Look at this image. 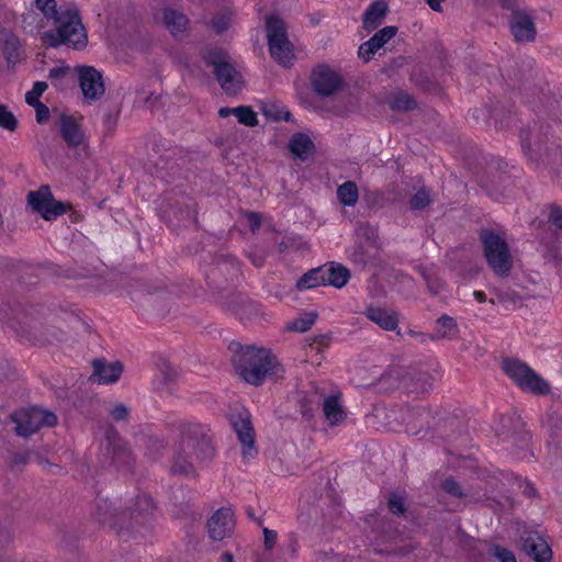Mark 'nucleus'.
<instances>
[{
    "label": "nucleus",
    "mask_w": 562,
    "mask_h": 562,
    "mask_svg": "<svg viewBox=\"0 0 562 562\" xmlns=\"http://www.w3.org/2000/svg\"><path fill=\"white\" fill-rule=\"evenodd\" d=\"M228 350L232 352L231 361L236 372L245 382L254 386L261 385L267 378L283 376L282 364L269 349L244 346L234 340L229 342Z\"/></svg>",
    "instance_id": "obj_1"
},
{
    "label": "nucleus",
    "mask_w": 562,
    "mask_h": 562,
    "mask_svg": "<svg viewBox=\"0 0 562 562\" xmlns=\"http://www.w3.org/2000/svg\"><path fill=\"white\" fill-rule=\"evenodd\" d=\"M35 4L47 20H53L56 25V32L45 33L50 47H58L63 44L77 50L87 47L88 35L77 7L57 5V2H35Z\"/></svg>",
    "instance_id": "obj_2"
},
{
    "label": "nucleus",
    "mask_w": 562,
    "mask_h": 562,
    "mask_svg": "<svg viewBox=\"0 0 562 562\" xmlns=\"http://www.w3.org/2000/svg\"><path fill=\"white\" fill-rule=\"evenodd\" d=\"M157 211L159 218L176 233L198 225L196 202L183 192H165L158 202Z\"/></svg>",
    "instance_id": "obj_3"
},
{
    "label": "nucleus",
    "mask_w": 562,
    "mask_h": 562,
    "mask_svg": "<svg viewBox=\"0 0 562 562\" xmlns=\"http://www.w3.org/2000/svg\"><path fill=\"white\" fill-rule=\"evenodd\" d=\"M266 31L271 57L282 67L289 68L294 59L293 45L289 41L286 25L277 13L266 15Z\"/></svg>",
    "instance_id": "obj_4"
},
{
    "label": "nucleus",
    "mask_w": 562,
    "mask_h": 562,
    "mask_svg": "<svg viewBox=\"0 0 562 562\" xmlns=\"http://www.w3.org/2000/svg\"><path fill=\"white\" fill-rule=\"evenodd\" d=\"M207 67H213L215 79L228 95H236L244 87V79L235 66L228 61L227 53L222 48H211L203 57Z\"/></svg>",
    "instance_id": "obj_5"
},
{
    "label": "nucleus",
    "mask_w": 562,
    "mask_h": 562,
    "mask_svg": "<svg viewBox=\"0 0 562 562\" xmlns=\"http://www.w3.org/2000/svg\"><path fill=\"white\" fill-rule=\"evenodd\" d=\"M484 256L493 272L498 277H507L513 268V257L505 239L493 229L483 228L480 232Z\"/></svg>",
    "instance_id": "obj_6"
},
{
    "label": "nucleus",
    "mask_w": 562,
    "mask_h": 562,
    "mask_svg": "<svg viewBox=\"0 0 562 562\" xmlns=\"http://www.w3.org/2000/svg\"><path fill=\"white\" fill-rule=\"evenodd\" d=\"M179 446L182 452L188 453L194 461H211L215 456L212 439L201 425H181Z\"/></svg>",
    "instance_id": "obj_7"
},
{
    "label": "nucleus",
    "mask_w": 562,
    "mask_h": 562,
    "mask_svg": "<svg viewBox=\"0 0 562 562\" xmlns=\"http://www.w3.org/2000/svg\"><path fill=\"white\" fill-rule=\"evenodd\" d=\"M502 369L522 391L537 395L550 393L549 383L526 362L514 358H506L503 360Z\"/></svg>",
    "instance_id": "obj_8"
},
{
    "label": "nucleus",
    "mask_w": 562,
    "mask_h": 562,
    "mask_svg": "<svg viewBox=\"0 0 562 562\" xmlns=\"http://www.w3.org/2000/svg\"><path fill=\"white\" fill-rule=\"evenodd\" d=\"M9 418L15 434L23 438L30 437L42 427H54L58 423L55 413L35 406L15 411Z\"/></svg>",
    "instance_id": "obj_9"
},
{
    "label": "nucleus",
    "mask_w": 562,
    "mask_h": 562,
    "mask_svg": "<svg viewBox=\"0 0 562 562\" xmlns=\"http://www.w3.org/2000/svg\"><path fill=\"white\" fill-rule=\"evenodd\" d=\"M503 8L510 12L507 22L510 34L516 43H532L537 37L533 11L521 9L516 2H502Z\"/></svg>",
    "instance_id": "obj_10"
},
{
    "label": "nucleus",
    "mask_w": 562,
    "mask_h": 562,
    "mask_svg": "<svg viewBox=\"0 0 562 562\" xmlns=\"http://www.w3.org/2000/svg\"><path fill=\"white\" fill-rule=\"evenodd\" d=\"M26 201L32 212L40 214L45 221H55L70 209L69 202L58 201L54 198L48 184H43L35 191H30Z\"/></svg>",
    "instance_id": "obj_11"
},
{
    "label": "nucleus",
    "mask_w": 562,
    "mask_h": 562,
    "mask_svg": "<svg viewBox=\"0 0 562 562\" xmlns=\"http://www.w3.org/2000/svg\"><path fill=\"white\" fill-rule=\"evenodd\" d=\"M13 329L21 339L34 345L52 344L55 339L59 340L58 334H61L54 327H46L40 318L33 317L31 311L26 312L22 319L15 322Z\"/></svg>",
    "instance_id": "obj_12"
},
{
    "label": "nucleus",
    "mask_w": 562,
    "mask_h": 562,
    "mask_svg": "<svg viewBox=\"0 0 562 562\" xmlns=\"http://www.w3.org/2000/svg\"><path fill=\"white\" fill-rule=\"evenodd\" d=\"M393 379L398 381L408 393H427L432 387V376L427 371L415 368H395L382 375L381 380Z\"/></svg>",
    "instance_id": "obj_13"
},
{
    "label": "nucleus",
    "mask_w": 562,
    "mask_h": 562,
    "mask_svg": "<svg viewBox=\"0 0 562 562\" xmlns=\"http://www.w3.org/2000/svg\"><path fill=\"white\" fill-rule=\"evenodd\" d=\"M228 420L241 445L243 458H255L258 453V450L255 446L256 434L252 427L250 413L246 408L233 412L228 415Z\"/></svg>",
    "instance_id": "obj_14"
},
{
    "label": "nucleus",
    "mask_w": 562,
    "mask_h": 562,
    "mask_svg": "<svg viewBox=\"0 0 562 562\" xmlns=\"http://www.w3.org/2000/svg\"><path fill=\"white\" fill-rule=\"evenodd\" d=\"M311 85L313 91L322 98L330 97L347 86L345 79L327 64H319L313 68Z\"/></svg>",
    "instance_id": "obj_15"
},
{
    "label": "nucleus",
    "mask_w": 562,
    "mask_h": 562,
    "mask_svg": "<svg viewBox=\"0 0 562 562\" xmlns=\"http://www.w3.org/2000/svg\"><path fill=\"white\" fill-rule=\"evenodd\" d=\"M549 125L543 126L537 122L520 131V144L524 153L533 161L542 158V153L550 146L548 137Z\"/></svg>",
    "instance_id": "obj_16"
},
{
    "label": "nucleus",
    "mask_w": 562,
    "mask_h": 562,
    "mask_svg": "<svg viewBox=\"0 0 562 562\" xmlns=\"http://www.w3.org/2000/svg\"><path fill=\"white\" fill-rule=\"evenodd\" d=\"M75 70L83 97L92 101L99 100L105 91L102 74L88 65H78Z\"/></svg>",
    "instance_id": "obj_17"
},
{
    "label": "nucleus",
    "mask_w": 562,
    "mask_h": 562,
    "mask_svg": "<svg viewBox=\"0 0 562 562\" xmlns=\"http://www.w3.org/2000/svg\"><path fill=\"white\" fill-rule=\"evenodd\" d=\"M209 537L213 541L231 538L235 530L234 512L229 507H221L206 520Z\"/></svg>",
    "instance_id": "obj_18"
},
{
    "label": "nucleus",
    "mask_w": 562,
    "mask_h": 562,
    "mask_svg": "<svg viewBox=\"0 0 562 562\" xmlns=\"http://www.w3.org/2000/svg\"><path fill=\"white\" fill-rule=\"evenodd\" d=\"M521 550L535 562H551L552 550L538 531H525L520 538Z\"/></svg>",
    "instance_id": "obj_19"
},
{
    "label": "nucleus",
    "mask_w": 562,
    "mask_h": 562,
    "mask_svg": "<svg viewBox=\"0 0 562 562\" xmlns=\"http://www.w3.org/2000/svg\"><path fill=\"white\" fill-rule=\"evenodd\" d=\"M106 439V456L111 458V462L120 470L133 472L135 461L122 438L113 430V435L108 434Z\"/></svg>",
    "instance_id": "obj_20"
},
{
    "label": "nucleus",
    "mask_w": 562,
    "mask_h": 562,
    "mask_svg": "<svg viewBox=\"0 0 562 562\" xmlns=\"http://www.w3.org/2000/svg\"><path fill=\"white\" fill-rule=\"evenodd\" d=\"M509 178L508 164L502 159H497L487 165L480 182L482 188L491 194L493 191L498 192L501 189L505 188Z\"/></svg>",
    "instance_id": "obj_21"
},
{
    "label": "nucleus",
    "mask_w": 562,
    "mask_h": 562,
    "mask_svg": "<svg viewBox=\"0 0 562 562\" xmlns=\"http://www.w3.org/2000/svg\"><path fill=\"white\" fill-rule=\"evenodd\" d=\"M502 435L513 440V446L520 450L528 448L531 435L525 429V423L518 415H508L502 417Z\"/></svg>",
    "instance_id": "obj_22"
},
{
    "label": "nucleus",
    "mask_w": 562,
    "mask_h": 562,
    "mask_svg": "<svg viewBox=\"0 0 562 562\" xmlns=\"http://www.w3.org/2000/svg\"><path fill=\"white\" fill-rule=\"evenodd\" d=\"M91 364L93 371L89 380L99 384H111L119 381L124 370L121 361L110 363L104 358L93 359Z\"/></svg>",
    "instance_id": "obj_23"
},
{
    "label": "nucleus",
    "mask_w": 562,
    "mask_h": 562,
    "mask_svg": "<svg viewBox=\"0 0 562 562\" xmlns=\"http://www.w3.org/2000/svg\"><path fill=\"white\" fill-rule=\"evenodd\" d=\"M397 33V27L393 25L384 26L375 32L367 42L359 47L358 55L363 61L368 63L373 55L383 47Z\"/></svg>",
    "instance_id": "obj_24"
},
{
    "label": "nucleus",
    "mask_w": 562,
    "mask_h": 562,
    "mask_svg": "<svg viewBox=\"0 0 562 562\" xmlns=\"http://www.w3.org/2000/svg\"><path fill=\"white\" fill-rule=\"evenodd\" d=\"M409 417L412 419L409 423H412L413 428L417 429L416 434H418L423 430H425L426 432H428L429 430H432V432L437 437H447V438L452 437V435L449 434L446 429L438 428V426H437V424H435V422L429 423V419H432V420L436 419V416L432 414V411L429 407H426V406L414 407L411 411Z\"/></svg>",
    "instance_id": "obj_25"
},
{
    "label": "nucleus",
    "mask_w": 562,
    "mask_h": 562,
    "mask_svg": "<svg viewBox=\"0 0 562 562\" xmlns=\"http://www.w3.org/2000/svg\"><path fill=\"white\" fill-rule=\"evenodd\" d=\"M37 270H46L49 274H54L57 277H65L68 279H77V278L82 277V274H80V273H77L69 269H61L59 266H56L54 263H47V265L37 266V267L23 263L21 267V271H22V274L20 277L21 282H23L27 285L37 283L38 276L34 274V272Z\"/></svg>",
    "instance_id": "obj_26"
},
{
    "label": "nucleus",
    "mask_w": 562,
    "mask_h": 562,
    "mask_svg": "<svg viewBox=\"0 0 562 562\" xmlns=\"http://www.w3.org/2000/svg\"><path fill=\"white\" fill-rule=\"evenodd\" d=\"M59 133L66 144L72 148L80 146L85 138L81 125L72 115L66 113L59 114Z\"/></svg>",
    "instance_id": "obj_27"
},
{
    "label": "nucleus",
    "mask_w": 562,
    "mask_h": 562,
    "mask_svg": "<svg viewBox=\"0 0 562 562\" xmlns=\"http://www.w3.org/2000/svg\"><path fill=\"white\" fill-rule=\"evenodd\" d=\"M167 293L164 282H153L148 280L137 279L128 284V294L135 302H143L148 296L162 295Z\"/></svg>",
    "instance_id": "obj_28"
},
{
    "label": "nucleus",
    "mask_w": 562,
    "mask_h": 562,
    "mask_svg": "<svg viewBox=\"0 0 562 562\" xmlns=\"http://www.w3.org/2000/svg\"><path fill=\"white\" fill-rule=\"evenodd\" d=\"M510 87L521 89L530 85L535 79V69L532 59H521L515 61V65L508 70Z\"/></svg>",
    "instance_id": "obj_29"
},
{
    "label": "nucleus",
    "mask_w": 562,
    "mask_h": 562,
    "mask_svg": "<svg viewBox=\"0 0 562 562\" xmlns=\"http://www.w3.org/2000/svg\"><path fill=\"white\" fill-rule=\"evenodd\" d=\"M363 314L384 330L393 331L397 329L400 317L395 311L371 305L366 308Z\"/></svg>",
    "instance_id": "obj_30"
},
{
    "label": "nucleus",
    "mask_w": 562,
    "mask_h": 562,
    "mask_svg": "<svg viewBox=\"0 0 562 562\" xmlns=\"http://www.w3.org/2000/svg\"><path fill=\"white\" fill-rule=\"evenodd\" d=\"M161 22L176 40H180L187 31L189 19L184 13L178 10L165 8L162 10Z\"/></svg>",
    "instance_id": "obj_31"
},
{
    "label": "nucleus",
    "mask_w": 562,
    "mask_h": 562,
    "mask_svg": "<svg viewBox=\"0 0 562 562\" xmlns=\"http://www.w3.org/2000/svg\"><path fill=\"white\" fill-rule=\"evenodd\" d=\"M324 266H326L324 272L325 285L341 289L351 278L350 270L339 262L329 261Z\"/></svg>",
    "instance_id": "obj_32"
},
{
    "label": "nucleus",
    "mask_w": 562,
    "mask_h": 562,
    "mask_svg": "<svg viewBox=\"0 0 562 562\" xmlns=\"http://www.w3.org/2000/svg\"><path fill=\"white\" fill-rule=\"evenodd\" d=\"M389 2H371L362 15V26L366 31L372 32L379 27L389 12Z\"/></svg>",
    "instance_id": "obj_33"
},
{
    "label": "nucleus",
    "mask_w": 562,
    "mask_h": 562,
    "mask_svg": "<svg viewBox=\"0 0 562 562\" xmlns=\"http://www.w3.org/2000/svg\"><path fill=\"white\" fill-rule=\"evenodd\" d=\"M288 148L293 156L300 158L301 160H305L307 156L313 155L315 151V145L313 140L307 134L303 132L293 134L289 142Z\"/></svg>",
    "instance_id": "obj_34"
},
{
    "label": "nucleus",
    "mask_w": 562,
    "mask_h": 562,
    "mask_svg": "<svg viewBox=\"0 0 562 562\" xmlns=\"http://www.w3.org/2000/svg\"><path fill=\"white\" fill-rule=\"evenodd\" d=\"M156 510V504L149 494L143 493L137 495L133 509L130 515L136 524H143L147 518L151 517Z\"/></svg>",
    "instance_id": "obj_35"
},
{
    "label": "nucleus",
    "mask_w": 562,
    "mask_h": 562,
    "mask_svg": "<svg viewBox=\"0 0 562 562\" xmlns=\"http://www.w3.org/2000/svg\"><path fill=\"white\" fill-rule=\"evenodd\" d=\"M0 40L3 43L2 54L4 56V59L9 67L14 68L20 57V41L11 31L7 29H2L0 31Z\"/></svg>",
    "instance_id": "obj_36"
},
{
    "label": "nucleus",
    "mask_w": 562,
    "mask_h": 562,
    "mask_svg": "<svg viewBox=\"0 0 562 562\" xmlns=\"http://www.w3.org/2000/svg\"><path fill=\"white\" fill-rule=\"evenodd\" d=\"M537 164H542L558 177L562 178V148L559 144L550 143L542 153V158H538Z\"/></svg>",
    "instance_id": "obj_37"
},
{
    "label": "nucleus",
    "mask_w": 562,
    "mask_h": 562,
    "mask_svg": "<svg viewBox=\"0 0 562 562\" xmlns=\"http://www.w3.org/2000/svg\"><path fill=\"white\" fill-rule=\"evenodd\" d=\"M412 81L417 88L428 93L439 92V85L436 78L430 74L428 69L423 66H416L412 70Z\"/></svg>",
    "instance_id": "obj_38"
},
{
    "label": "nucleus",
    "mask_w": 562,
    "mask_h": 562,
    "mask_svg": "<svg viewBox=\"0 0 562 562\" xmlns=\"http://www.w3.org/2000/svg\"><path fill=\"white\" fill-rule=\"evenodd\" d=\"M459 334L457 321L449 315H441L436 321L435 333L429 335L431 340L438 339H453Z\"/></svg>",
    "instance_id": "obj_39"
},
{
    "label": "nucleus",
    "mask_w": 562,
    "mask_h": 562,
    "mask_svg": "<svg viewBox=\"0 0 562 562\" xmlns=\"http://www.w3.org/2000/svg\"><path fill=\"white\" fill-rule=\"evenodd\" d=\"M193 461L194 460L188 453L182 452V448L178 445L173 456L172 465L170 468V473L172 475L195 476L196 472Z\"/></svg>",
    "instance_id": "obj_40"
},
{
    "label": "nucleus",
    "mask_w": 562,
    "mask_h": 562,
    "mask_svg": "<svg viewBox=\"0 0 562 562\" xmlns=\"http://www.w3.org/2000/svg\"><path fill=\"white\" fill-rule=\"evenodd\" d=\"M416 271L425 281L430 295L440 294L447 286L445 280L432 269L424 266L416 267Z\"/></svg>",
    "instance_id": "obj_41"
},
{
    "label": "nucleus",
    "mask_w": 562,
    "mask_h": 562,
    "mask_svg": "<svg viewBox=\"0 0 562 562\" xmlns=\"http://www.w3.org/2000/svg\"><path fill=\"white\" fill-rule=\"evenodd\" d=\"M92 516L100 525L111 524L112 521L113 524H119L120 521L116 509H114L106 499H102L99 496L94 502Z\"/></svg>",
    "instance_id": "obj_42"
},
{
    "label": "nucleus",
    "mask_w": 562,
    "mask_h": 562,
    "mask_svg": "<svg viewBox=\"0 0 562 562\" xmlns=\"http://www.w3.org/2000/svg\"><path fill=\"white\" fill-rule=\"evenodd\" d=\"M321 405H323L324 415L329 422V425H338L346 418V413L339 403L338 396L330 395L326 397Z\"/></svg>",
    "instance_id": "obj_43"
},
{
    "label": "nucleus",
    "mask_w": 562,
    "mask_h": 562,
    "mask_svg": "<svg viewBox=\"0 0 562 562\" xmlns=\"http://www.w3.org/2000/svg\"><path fill=\"white\" fill-rule=\"evenodd\" d=\"M326 266H319L317 268H313L305 272L297 281L296 289L299 291H304L308 289H314L319 285H325L324 272Z\"/></svg>",
    "instance_id": "obj_44"
},
{
    "label": "nucleus",
    "mask_w": 562,
    "mask_h": 562,
    "mask_svg": "<svg viewBox=\"0 0 562 562\" xmlns=\"http://www.w3.org/2000/svg\"><path fill=\"white\" fill-rule=\"evenodd\" d=\"M81 414L90 419H95L101 416L103 402L94 394L86 395L77 405Z\"/></svg>",
    "instance_id": "obj_45"
},
{
    "label": "nucleus",
    "mask_w": 562,
    "mask_h": 562,
    "mask_svg": "<svg viewBox=\"0 0 562 562\" xmlns=\"http://www.w3.org/2000/svg\"><path fill=\"white\" fill-rule=\"evenodd\" d=\"M321 400V396L316 393L305 394L299 398V412L305 420L313 419L315 412L322 404Z\"/></svg>",
    "instance_id": "obj_46"
},
{
    "label": "nucleus",
    "mask_w": 562,
    "mask_h": 562,
    "mask_svg": "<svg viewBox=\"0 0 562 562\" xmlns=\"http://www.w3.org/2000/svg\"><path fill=\"white\" fill-rule=\"evenodd\" d=\"M510 117H512L510 111L507 110L499 102L490 106L488 121H490V125L493 124L495 128L502 130V128L507 127L509 125Z\"/></svg>",
    "instance_id": "obj_47"
},
{
    "label": "nucleus",
    "mask_w": 562,
    "mask_h": 562,
    "mask_svg": "<svg viewBox=\"0 0 562 562\" xmlns=\"http://www.w3.org/2000/svg\"><path fill=\"white\" fill-rule=\"evenodd\" d=\"M389 106L392 111L411 112L418 108L414 97L406 92H400L389 100Z\"/></svg>",
    "instance_id": "obj_48"
},
{
    "label": "nucleus",
    "mask_w": 562,
    "mask_h": 562,
    "mask_svg": "<svg viewBox=\"0 0 562 562\" xmlns=\"http://www.w3.org/2000/svg\"><path fill=\"white\" fill-rule=\"evenodd\" d=\"M337 196L342 205H355L359 198V192L356 183L352 181H346L345 183L339 186L337 189Z\"/></svg>",
    "instance_id": "obj_49"
},
{
    "label": "nucleus",
    "mask_w": 562,
    "mask_h": 562,
    "mask_svg": "<svg viewBox=\"0 0 562 562\" xmlns=\"http://www.w3.org/2000/svg\"><path fill=\"white\" fill-rule=\"evenodd\" d=\"M317 317V312L304 313L301 317H297L294 321L289 322L285 325V330L306 333L315 324Z\"/></svg>",
    "instance_id": "obj_50"
},
{
    "label": "nucleus",
    "mask_w": 562,
    "mask_h": 562,
    "mask_svg": "<svg viewBox=\"0 0 562 562\" xmlns=\"http://www.w3.org/2000/svg\"><path fill=\"white\" fill-rule=\"evenodd\" d=\"M261 111L268 120H272L273 122H280L283 120L285 122L293 123L295 121L289 110H283L277 104L265 105Z\"/></svg>",
    "instance_id": "obj_51"
},
{
    "label": "nucleus",
    "mask_w": 562,
    "mask_h": 562,
    "mask_svg": "<svg viewBox=\"0 0 562 562\" xmlns=\"http://www.w3.org/2000/svg\"><path fill=\"white\" fill-rule=\"evenodd\" d=\"M70 75V67L68 65L63 64L61 66L54 67L49 69L48 79H50L52 85L58 90H65L67 85L64 82L65 79Z\"/></svg>",
    "instance_id": "obj_52"
},
{
    "label": "nucleus",
    "mask_w": 562,
    "mask_h": 562,
    "mask_svg": "<svg viewBox=\"0 0 562 562\" xmlns=\"http://www.w3.org/2000/svg\"><path fill=\"white\" fill-rule=\"evenodd\" d=\"M437 424L438 428L446 429L449 434L452 435V437H441L445 440H452L456 438L454 430L459 428L460 420L456 418L454 416H450L447 412L440 411V416L438 417V422H435Z\"/></svg>",
    "instance_id": "obj_53"
},
{
    "label": "nucleus",
    "mask_w": 562,
    "mask_h": 562,
    "mask_svg": "<svg viewBox=\"0 0 562 562\" xmlns=\"http://www.w3.org/2000/svg\"><path fill=\"white\" fill-rule=\"evenodd\" d=\"M233 11L224 9L212 18V26L217 34L226 32L231 25Z\"/></svg>",
    "instance_id": "obj_54"
},
{
    "label": "nucleus",
    "mask_w": 562,
    "mask_h": 562,
    "mask_svg": "<svg viewBox=\"0 0 562 562\" xmlns=\"http://www.w3.org/2000/svg\"><path fill=\"white\" fill-rule=\"evenodd\" d=\"M430 190L427 188H420L411 199L409 207L414 211H422L431 203Z\"/></svg>",
    "instance_id": "obj_55"
},
{
    "label": "nucleus",
    "mask_w": 562,
    "mask_h": 562,
    "mask_svg": "<svg viewBox=\"0 0 562 562\" xmlns=\"http://www.w3.org/2000/svg\"><path fill=\"white\" fill-rule=\"evenodd\" d=\"M387 509L397 517L404 516L407 512L404 496L396 492H391L387 498Z\"/></svg>",
    "instance_id": "obj_56"
},
{
    "label": "nucleus",
    "mask_w": 562,
    "mask_h": 562,
    "mask_svg": "<svg viewBox=\"0 0 562 562\" xmlns=\"http://www.w3.org/2000/svg\"><path fill=\"white\" fill-rule=\"evenodd\" d=\"M145 453L151 459H156L166 448V442L156 436H148L144 441Z\"/></svg>",
    "instance_id": "obj_57"
},
{
    "label": "nucleus",
    "mask_w": 562,
    "mask_h": 562,
    "mask_svg": "<svg viewBox=\"0 0 562 562\" xmlns=\"http://www.w3.org/2000/svg\"><path fill=\"white\" fill-rule=\"evenodd\" d=\"M18 120L5 104L0 103V127L9 132L18 128Z\"/></svg>",
    "instance_id": "obj_58"
},
{
    "label": "nucleus",
    "mask_w": 562,
    "mask_h": 562,
    "mask_svg": "<svg viewBox=\"0 0 562 562\" xmlns=\"http://www.w3.org/2000/svg\"><path fill=\"white\" fill-rule=\"evenodd\" d=\"M237 121L248 127H255L258 125L257 113L248 105H239Z\"/></svg>",
    "instance_id": "obj_59"
},
{
    "label": "nucleus",
    "mask_w": 562,
    "mask_h": 562,
    "mask_svg": "<svg viewBox=\"0 0 562 562\" xmlns=\"http://www.w3.org/2000/svg\"><path fill=\"white\" fill-rule=\"evenodd\" d=\"M440 488L445 493H447L453 497H457V498L465 497V493L463 492L461 484L453 476H449V477L445 479L443 481H441Z\"/></svg>",
    "instance_id": "obj_60"
},
{
    "label": "nucleus",
    "mask_w": 562,
    "mask_h": 562,
    "mask_svg": "<svg viewBox=\"0 0 562 562\" xmlns=\"http://www.w3.org/2000/svg\"><path fill=\"white\" fill-rule=\"evenodd\" d=\"M9 518L7 516V509L0 507V547L9 544L12 540V535L9 529Z\"/></svg>",
    "instance_id": "obj_61"
},
{
    "label": "nucleus",
    "mask_w": 562,
    "mask_h": 562,
    "mask_svg": "<svg viewBox=\"0 0 562 562\" xmlns=\"http://www.w3.org/2000/svg\"><path fill=\"white\" fill-rule=\"evenodd\" d=\"M48 88V85L45 81H35L32 90L25 93V102L31 106L40 101V98Z\"/></svg>",
    "instance_id": "obj_62"
},
{
    "label": "nucleus",
    "mask_w": 562,
    "mask_h": 562,
    "mask_svg": "<svg viewBox=\"0 0 562 562\" xmlns=\"http://www.w3.org/2000/svg\"><path fill=\"white\" fill-rule=\"evenodd\" d=\"M496 297H497V303L503 304V305H508V304L515 305L518 302H520L522 299L519 295V293H517L516 291H514L512 289L497 291Z\"/></svg>",
    "instance_id": "obj_63"
},
{
    "label": "nucleus",
    "mask_w": 562,
    "mask_h": 562,
    "mask_svg": "<svg viewBox=\"0 0 562 562\" xmlns=\"http://www.w3.org/2000/svg\"><path fill=\"white\" fill-rule=\"evenodd\" d=\"M490 553L494 555L499 562H517L515 554L499 544H493L490 548Z\"/></svg>",
    "instance_id": "obj_64"
}]
</instances>
